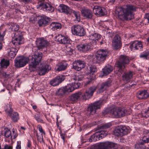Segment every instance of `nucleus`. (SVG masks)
Listing matches in <instances>:
<instances>
[{"mask_svg":"<svg viewBox=\"0 0 149 149\" xmlns=\"http://www.w3.org/2000/svg\"><path fill=\"white\" fill-rule=\"evenodd\" d=\"M13 149V147L10 145H6L5 146L4 149Z\"/></svg>","mask_w":149,"mask_h":149,"instance_id":"62","label":"nucleus"},{"mask_svg":"<svg viewBox=\"0 0 149 149\" xmlns=\"http://www.w3.org/2000/svg\"><path fill=\"white\" fill-rule=\"evenodd\" d=\"M71 13H73L77 21L78 22H80V16L79 12V11L72 10H71Z\"/></svg>","mask_w":149,"mask_h":149,"instance_id":"40","label":"nucleus"},{"mask_svg":"<svg viewBox=\"0 0 149 149\" xmlns=\"http://www.w3.org/2000/svg\"><path fill=\"white\" fill-rule=\"evenodd\" d=\"M42 54L36 52L32 56L31 62L29 65V70L31 72L36 70L37 65L40 62L42 58Z\"/></svg>","mask_w":149,"mask_h":149,"instance_id":"3","label":"nucleus"},{"mask_svg":"<svg viewBox=\"0 0 149 149\" xmlns=\"http://www.w3.org/2000/svg\"><path fill=\"white\" fill-rule=\"evenodd\" d=\"M136 10V7L132 5H126L118 8L116 13L119 19L122 20H130L134 17L133 12Z\"/></svg>","mask_w":149,"mask_h":149,"instance_id":"1","label":"nucleus"},{"mask_svg":"<svg viewBox=\"0 0 149 149\" xmlns=\"http://www.w3.org/2000/svg\"><path fill=\"white\" fill-rule=\"evenodd\" d=\"M127 112V110L125 108H119V118L125 116Z\"/></svg>","mask_w":149,"mask_h":149,"instance_id":"41","label":"nucleus"},{"mask_svg":"<svg viewBox=\"0 0 149 149\" xmlns=\"http://www.w3.org/2000/svg\"><path fill=\"white\" fill-rule=\"evenodd\" d=\"M131 50L134 51L135 50H141L142 48V45L140 41L135 40L132 42L130 45Z\"/></svg>","mask_w":149,"mask_h":149,"instance_id":"20","label":"nucleus"},{"mask_svg":"<svg viewBox=\"0 0 149 149\" xmlns=\"http://www.w3.org/2000/svg\"><path fill=\"white\" fill-rule=\"evenodd\" d=\"M83 75L75 76L73 79L75 81H80L83 79Z\"/></svg>","mask_w":149,"mask_h":149,"instance_id":"53","label":"nucleus"},{"mask_svg":"<svg viewBox=\"0 0 149 149\" xmlns=\"http://www.w3.org/2000/svg\"><path fill=\"white\" fill-rule=\"evenodd\" d=\"M111 126V124L110 123H107L101 127V129H105L110 127Z\"/></svg>","mask_w":149,"mask_h":149,"instance_id":"52","label":"nucleus"},{"mask_svg":"<svg viewBox=\"0 0 149 149\" xmlns=\"http://www.w3.org/2000/svg\"><path fill=\"white\" fill-rule=\"evenodd\" d=\"M31 146V141L29 140H28L27 144V147L29 148H30Z\"/></svg>","mask_w":149,"mask_h":149,"instance_id":"63","label":"nucleus"},{"mask_svg":"<svg viewBox=\"0 0 149 149\" xmlns=\"http://www.w3.org/2000/svg\"><path fill=\"white\" fill-rule=\"evenodd\" d=\"M11 118L13 121L14 122H17L19 119V114L13 111L11 113L10 115H8Z\"/></svg>","mask_w":149,"mask_h":149,"instance_id":"34","label":"nucleus"},{"mask_svg":"<svg viewBox=\"0 0 149 149\" xmlns=\"http://www.w3.org/2000/svg\"><path fill=\"white\" fill-rule=\"evenodd\" d=\"M0 64L3 68H6L9 65V62L7 60L3 59L1 60Z\"/></svg>","mask_w":149,"mask_h":149,"instance_id":"37","label":"nucleus"},{"mask_svg":"<svg viewBox=\"0 0 149 149\" xmlns=\"http://www.w3.org/2000/svg\"><path fill=\"white\" fill-rule=\"evenodd\" d=\"M11 28L12 31H17L19 29V26L16 24H13Z\"/></svg>","mask_w":149,"mask_h":149,"instance_id":"49","label":"nucleus"},{"mask_svg":"<svg viewBox=\"0 0 149 149\" xmlns=\"http://www.w3.org/2000/svg\"><path fill=\"white\" fill-rule=\"evenodd\" d=\"M67 93L65 87L59 88L56 92V94L59 95H63Z\"/></svg>","mask_w":149,"mask_h":149,"instance_id":"38","label":"nucleus"},{"mask_svg":"<svg viewBox=\"0 0 149 149\" xmlns=\"http://www.w3.org/2000/svg\"><path fill=\"white\" fill-rule=\"evenodd\" d=\"M50 28L53 31H55L61 28V24L58 22H52L50 25Z\"/></svg>","mask_w":149,"mask_h":149,"instance_id":"30","label":"nucleus"},{"mask_svg":"<svg viewBox=\"0 0 149 149\" xmlns=\"http://www.w3.org/2000/svg\"><path fill=\"white\" fill-rule=\"evenodd\" d=\"M101 37V36L99 34L95 33L90 35V39L93 41V43L94 44H96V41L100 39Z\"/></svg>","mask_w":149,"mask_h":149,"instance_id":"31","label":"nucleus"},{"mask_svg":"<svg viewBox=\"0 0 149 149\" xmlns=\"http://www.w3.org/2000/svg\"><path fill=\"white\" fill-rule=\"evenodd\" d=\"M108 54L106 50L102 49L97 51L95 54V58L93 61L94 63L102 62L106 60Z\"/></svg>","mask_w":149,"mask_h":149,"instance_id":"5","label":"nucleus"},{"mask_svg":"<svg viewBox=\"0 0 149 149\" xmlns=\"http://www.w3.org/2000/svg\"><path fill=\"white\" fill-rule=\"evenodd\" d=\"M15 149H21V141H18L17 142Z\"/></svg>","mask_w":149,"mask_h":149,"instance_id":"59","label":"nucleus"},{"mask_svg":"<svg viewBox=\"0 0 149 149\" xmlns=\"http://www.w3.org/2000/svg\"><path fill=\"white\" fill-rule=\"evenodd\" d=\"M18 34V32H16L12 39V42L15 45H19L22 43V36Z\"/></svg>","mask_w":149,"mask_h":149,"instance_id":"18","label":"nucleus"},{"mask_svg":"<svg viewBox=\"0 0 149 149\" xmlns=\"http://www.w3.org/2000/svg\"><path fill=\"white\" fill-rule=\"evenodd\" d=\"M51 69V66L45 62L41 63L37 70L39 75H44Z\"/></svg>","mask_w":149,"mask_h":149,"instance_id":"8","label":"nucleus"},{"mask_svg":"<svg viewBox=\"0 0 149 149\" xmlns=\"http://www.w3.org/2000/svg\"><path fill=\"white\" fill-rule=\"evenodd\" d=\"M73 68L77 71L80 70L82 68H84L85 65L84 61L79 60L74 61L72 64Z\"/></svg>","mask_w":149,"mask_h":149,"instance_id":"16","label":"nucleus"},{"mask_svg":"<svg viewBox=\"0 0 149 149\" xmlns=\"http://www.w3.org/2000/svg\"><path fill=\"white\" fill-rule=\"evenodd\" d=\"M111 82L109 81H107L102 83L99 89L98 92L100 93L103 92L107 87L111 85Z\"/></svg>","mask_w":149,"mask_h":149,"instance_id":"26","label":"nucleus"},{"mask_svg":"<svg viewBox=\"0 0 149 149\" xmlns=\"http://www.w3.org/2000/svg\"><path fill=\"white\" fill-rule=\"evenodd\" d=\"M34 117L38 123H43V120L42 119V116L39 113H37L35 114Z\"/></svg>","mask_w":149,"mask_h":149,"instance_id":"39","label":"nucleus"},{"mask_svg":"<svg viewBox=\"0 0 149 149\" xmlns=\"http://www.w3.org/2000/svg\"><path fill=\"white\" fill-rule=\"evenodd\" d=\"M140 57L146 59H147L148 58L149 59V52H143L140 55Z\"/></svg>","mask_w":149,"mask_h":149,"instance_id":"47","label":"nucleus"},{"mask_svg":"<svg viewBox=\"0 0 149 149\" xmlns=\"http://www.w3.org/2000/svg\"><path fill=\"white\" fill-rule=\"evenodd\" d=\"M119 108L115 107L111 109L110 111V113L112 117L117 118H119Z\"/></svg>","mask_w":149,"mask_h":149,"instance_id":"28","label":"nucleus"},{"mask_svg":"<svg viewBox=\"0 0 149 149\" xmlns=\"http://www.w3.org/2000/svg\"><path fill=\"white\" fill-rule=\"evenodd\" d=\"M71 31L73 34L80 36H83L85 34V31L83 28L79 25L72 26Z\"/></svg>","mask_w":149,"mask_h":149,"instance_id":"9","label":"nucleus"},{"mask_svg":"<svg viewBox=\"0 0 149 149\" xmlns=\"http://www.w3.org/2000/svg\"><path fill=\"white\" fill-rule=\"evenodd\" d=\"M118 148L117 144L107 142L94 145L93 148V149H117Z\"/></svg>","mask_w":149,"mask_h":149,"instance_id":"4","label":"nucleus"},{"mask_svg":"<svg viewBox=\"0 0 149 149\" xmlns=\"http://www.w3.org/2000/svg\"><path fill=\"white\" fill-rule=\"evenodd\" d=\"M145 17L147 19L148 22H149V14L148 13L146 14Z\"/></svg>","mask_w":149,"mask_h":149,"instance_id":"64","label":"nucleus"},{"mask_svg":"<svg viewBox=\"0 0 149 149\" xmlns=\"http://www.w3.org/2000/svg\"><path fill=\"white\" fill-rule=\"evenodd\" d=\"M120 128L123 136L127 134L129 132V129L126 126H122Z\"/></svg>","mask_w":149,"mask_h":149,"instance_id":"42","label":"nucleus"},{"mask_svg":"<svg viewBox=\"0 0 149 149\" xmlns=\"http://www.w3.org/2000/svg\"><path fill=\"white\" fill-rule=\"evenodd\" d=\"M81 14L85 19H94V16L93 15L91 10L86 8L82 9L81 10Z\"/></svg>","mask_w":149,"mask_h":149,"instance_id":"15","label":"nucleus"},{"mask_svg":"<svg viewBox=\"0 0 149 149\" xmlns=\"http://www.w3.org/2000/svg\"><path fill=\"white\" fill-rule=\"evenodd\" d=\"M64 79V77L62 75L58 76L53 79L50 81V84L53 86L58 85Z\"/></svg>","mask_w":149,"mask_h":149,"instance_id":"17","label":"nucleus"},{"mask_svg":"<svg viewBox=\"0 0 149 149\" xmlns=\"http://www.w3.org/2000/svg\"><path fill=\"white\" fill-rule=\"evenodd\" d=\"M129 58L128 56L125 55L120 56L118 60L115 64L118 70L117 73L118 76H120L121 74L125 72V65L129 64Z\"/></svg>","mask_w":149,"mask_h":149,"instance_id":"2","label":"nucleus"},{"mask_svg":"<svg viewBox=\"0 0 149 149\" xmlns=\"http://www.w3.org/2000/svg\"><path fill=\"white\" fill-rule=\"evenodd\" d=\"M55 38L57 41L62 44L70 45L71 42V40L68 37L62 35L61 34L56 36Z\"/></svg>","mask_w":149,"mask_h":149,"instance_id":"10","label":"nucleus"},{"mask_svg":"<svg viewBox=\"0 0 149 149\" xmlns=\"http://www.w3.org/2000/svg\"><path fill=\"white\" fill-rule=\"evenodd\" d=\"M4 136L7 138L10 137L12 138L13 136H11V131L8 129H5L4 131Z\"/></svg>","mask_w":149,"mask_h":149,"instance_id":"46","label":"nucleus"},{"mask_svg":"<svg viewBox=\"0 0 149 149\" xmlns=\"http://www.w3.org/2000/svg\"><path fill=\"white\" fill-rule=\"evenodd\" d=\"M113 70V68L111 65H108L106 66L102 69L104 75H106L109 74Z\"/></svg>","mask_w":149,"mask_h":149,"instance_id":"29","label":"nucleus"},{"mask_svg":"<svg viewBox=\"0 0 149 149\" xmlns=\"http://www.w3.org/2000/svg\"><path fill=\"white\" fill-rule=\"evenodd\" d=\"M37 129H38L39 132L42 133V134H43L44 135H45V131L43 130L42 127L40 125H38L37 126Z\"/></svg>","mask_w":149,"mask_h":149,"instance_id":"54","label":"nucleus"},{"mask_svg":"<svg viewBox=\"0 0 149 149\" xmlns=\"http://www.w3.org/2000/svg\"><path fill=\"white\" fill-rule=\"evenodd\" d=\"M107 134V132L104 130H100L96 132L91 136L89 139L90 142L95 141L105 137Z\"/></svg>","mask_w":149,"mask_h":149,"instance_id":"6","label":"nucleus"},{"mask_svg":"<svg viewBox=\"0 0 149 149\" xmlns=\"http://www.w3.org/2000/svg\"><path fill=\"white\" fill-rule=\"evenodd\" d=\"M70 44H71V43H70ZM69 46L68 47L67 46H66V50L68 52H72V49H71L70 48V47L71 46V45H68Z\"/></svg>","mask_w":149,"mask_h":149,"instance_id":"61","label":"nucleus"},{"mask_svg":"<svg viewBox=\"0 0 149 149\" xmlns=\"http://www.w3.org/2000/svg\"><path fill=\"white\" fill-rule=\"evenodd\" d=\"M60 136L61 138L63 140L64 143L65 142V134L62 133L61 132H60Z\"/></svg>","mask_w":149,"mask_h":149,"instance_id":"60","label":"nucleus"},{"mask_svg":"<svg viewBox=\"0 0 149 149\" xmlns=\"http://www.w3.org/2000/svg\"><path fill=\"white\" fill-rule=\"evenodd\" d=\"M81 92H78L71 95L69 97V100L71 103H74L77 102L82 95Z\"/></svg>","mask_w":149,"mask_h":149,"instance_id":"23","label":"nucleus"},{"mask_svg":"<svg viewBox=\"0 0 149 149\" xmlns=\"http://www.w3.org/2000/svg\"><path fill=\"white\" fill-rule=\"evenodd\" d=\"M93 11L96 15L99 16H104L107 14V11L104 8L98 6H94Z\"/></svg>","mask_w":149,"mask_h":149,"instance_id":"13","label":"nucleus"},{"mask_svg":"<svg viewBox=\"0 0 149 149\" xmlns=\"http://www.w3.org/2000/svg\"><path fill=\"white\" fill-rule=\"evenodd\" d=\"M112 45L114 48L116 49L121 47L122 44L120 40V37L119 36H116L114 37Z\"/></svg>","mask_w":149,"mask_h":149,"instance_id":"19","label":"nucleus"},{"mask_svg":"<svg viewBox=\"0 0 149 149\" xmlns=\"http://www.w3.org/2000/svg\"><path fill=\"white\" fill-rule=\"evenodd\" d=\"M142 113L143 117L147 118L149 116V107L147 109L143 110Z\"/></svg>","mask_w":149,"mask_h":149,"instance_id":"48","label":"nucleus"},{"mask_svg":"<svg viewBox=\"0 0 149 149\" xmlns=\"http://www.w3.org/2000/svg\"><path fill=\"white\" fill-rule=\"evenodd\" d=\"M6 30H3L1 28H0V40L2 41L5 35Z\"/></svg>","mask_w":149,"mask_h":149,"instance_id":"50","label":"nucleus"},{"mask_svg":"<svg viewBox=\"0 0 149 149\" xmlns=\"http://www.w3.org/2000/svg\"><path fill=\"white\" fill-rule=\"evenodd\" d=\"M78 50L84 52L89 51L91 49V45L89 43H86L84 44H81L77 46Z\"/></svg>","mask_w":149,"mask_h":149,"instance_id":"22","label":"nucleus"},{"mask_svg":"<svg viewBox=\"0 0 149 149\" xmlns=\"http://www.w3.org/2000/svg\"><path fill=\"white\" fill-rule=\"evenodd\" d=\"M36 43L38 49L40 50L47 45V42L44 39L41 38L37 39Z\"/></svg>","mask_w":149,"mask_h":149,"instance_id":"21","label":"nucleus"},{"mask_svg":"<svg viewBox=\"0 0 149 149\" xmlns=\"http://www.w3.org/2000/svg\"><path fill=\"white\" fill-rule=\"evenodd\" d=\"M144 146L141 144L136 145L135 148L136 149H144Z\"/></svg>","mask_w":149,"mask_h":149,"instance_id":"57","label":"nucleus"},{"mask_svg":"<svg viewBox=\"0 0 149 149\" xmlns=\"http://www.w3.org/2000/svg\"><path fill=\"white\" fill-rule=\"evenodd\" d=\"M71 9L68 6L63 5H61L59 7L58 10L60 12L64 13L67 14L71 13Z\"/></svg>","mask_w":149,"mask_h":149,"instance_id":"25","label":"nucleus"},{"mask_svg":"<svg viewBox=\"0 0 149 149\" xmlns=\"http://www.w3.org/2000/svg\"><path fill=\"white\" fill-rule=\"evenodd\" d=\"M72 87L73 88L74 90L75 89L78 88L80 85V84L77 82H75L74 83H72Z\"/></svg>","mask_w":149,"mask_h":149,"instance_id":"56","label":"nucleus"},{"mask_svg":"<svg viewBox=\"0 0 149 149\" xmlns=\"http://www.w3.org/2000/svg\"><path fill=\"white\" fill-rule=\"evenodd\" d=\"M5 111L6 114L8 115H10L11 112L13 111V110L12 108V104H7L5 107Z\"/></svg>","mask_w":149,"mask_h":149,"instance_id":"33","label":"nucleus"},{"mask_svg":"<svg viewBox=\"0 0 149 149\" xmlns=\"http://www.w3.org/2000/svg\"><path fill=\"white\" fill-rule=\"evenodd\" d=\"M37 139L38 141H39L40 143H43V136L42 134H41L40 136H38L37 135Z\"/></svg>","mask_w":149,"mask_h":149,"instance_id":"58","label":"nucleus"},{"mask_svg":"<svg viewBox=\"0 0 149 149\" xmlns=\"http://www.w3.org/2000/svg\"><path fill=\"white\" fill-rule=\"evenodd\" d=\"M97 89V86H91L86 91L85 93L82 95L83 99L85 100L90 98L93 95V93Z\"/></svg>","mask_w":149,"mask_h":149,"instance_id":"14","label":"nucleus"},{"mask_svg":"<svg viewBox=\"0 0 149 149\" xmlns=\"http://www.w3.org/2000/svg\"><path fill=\"white\" fill-rule=\"evenodd\" d=\"M64 87L65 88L67 92H71L74 90L73 88L72 87V84H68Z\"/></svg>","mask_w":149,"mask_h":149,"instance_id":"45","label":"nucleus"},{"mask_svg":"<svg viewBox=\"0 0 149 149\" xmlns=\"http://www.w3.org/2000/svg\"><path fill=\"white\" fill-rule=\"evenodd\" d=\"M113 133L115 136L118 137L123 136L120 127L114 130Z\"/></svg>","mask_w":149,"mask_h":149,"instance_id":"44","label":"nucleus"},{"mask_svg":"<svg viewBox=\"0 0 149 149\" xmlns=\"http://www.w3.org/2000/svg\"><path fill=\"white\" fill-rule=\"evenodd\" d=\"M97 69L95 66L91 65L89 67L88 72L91 74L93 75L94 73L97 72Z\"/></svg>","mask_w":149,"mask_h":149,"instance_id":"43","label":"nucleus"},{"mask_svg":"<svg viewBox=\"0 0 149 149\" xmlns=\"http://www.w3.org/2000/svg\"><path fill=\"white\" fill-rule=\"evenodd\" d=\"M95 76L94 77H92L91 78V77L90 78L87 79H88V80L86 81L84 83V85L85 86H86L90 84L92 82L93 80L94 79Z\"/></svg>","mask_w":149,"mask_h":149,"instance_id":"51","label":"nucleus"},{"mask_svg":"<svg viewBox=\"0 0 149 149\" xmlns=\"http://www.w3.org/2000/svg\"><path fill=\"white\" fill-rule=\"evenodd\" d=\"M149 96V93L146 90L139 91L136 94L137 97L139 99H145Z\"/></svg>","mask_w":149,"mask_h":149,"instance_id":"24","label":"nucleus"},{"mask_svg":"<svg viewBox=\"0 0 149 149\" xmlns=\"http://www.w3.org/2000/svg\"><path fill=\"white\" fill-rule=\"evenodd\" d=\"M142 141L143 143L149 142V136H144L142 138Z\"/></svg>","mask_w":149,"mask_h":149,"instance_id":"55","label":"nucleus"},{"mask_svg":"<svg viewBox=\"0 0 149 149\" xmlns=\"http://www.w3.org/2000/svg\"><path fill=\"white\" fill-rule=\"evenodd\" d=\"M102 104V102L99 101L91 104L88 107V111L92 115L96 113V110L100 108Z\"/></svg>","mask_w":149,"mask_h":149,"instance_id":"12","label":"nucleus"},{"mask_svg":"<svg viewBox=\"0 0 149 149\" xmlns=\"http://www.w3.org/2000/svg\"><path fill=\"white\" fill-rule=\"evenodd\" d=\"M49 21L48 18L46 17H44L43 18L40 19L38 22L39 26H45L48 23Z\"/></svg>","mask_w":149,"mask_h":149,"instance_id":"32","label":"nucleus"},{"mask_svg":"<svg viewBox=\"0 0 149 149\" xmlns=\"http://www.w3.org/2000/svg\"><path fill=\"white\" fill-rule=\"evenodd\" d=\"M29 61V58L23 56L16 58L15 60V65L17 68L22 67L25 65Z\"/></svg>","mask_w":149,"mask_h":149,"instance_id":"7","label":"nucleus"},{"mask_svg":"<svg viewBox=\"0 0 149 149\" xmlns=\"http://www.w3.org/2000/svg\"><path fill=\"white\" fill-rule=\"evenodd\" d=\"M37 8H40L48 13H52L54 10V8L48 3H43L40 2L38 3Z\"/></svg>","mask_w":149,"mask_h":149,"instance_id":"11","label":"nucleus"},{"mask_svg":"<svg viewBox=\"0 0 149 149\" xmlns=\"http://www.w3.org/2000/svg\"><path fill=\"white\" fill-rule=\"evenodd\" d=\"M133 75V72L131 71L128 73H125L123 76V79L124 80L127 81L132 77Z\"/></svg>","mask_w":149,"mask_h":149,"instance_id":"35","label":"nucleus"},{"mask_svg":"<svg viewBox=\"0 0 149 149\" xmlns=\"http://www.w3.org/2000/svg\"><path fill=\"white\" fill-rule=\"evenodd\" d=\"M17 51V49L11 47L8 49V56L11 58H14L16 56Z\"/></svg>","mask_w":149,"mask_h":149,"instance_id":"27","label":"nucleus"},{"mask_svg":"<svg viewBox=\"0 0 149 149\" xmlns=\"http://www.w3.org/2000/svg\"><path fill=\"white\" fill-rule=\"evenodd\" d=\"M67 66V64L65 63L61 64L58 66L56 70L58 71L64 70L66 69Z\"/></svg>","mask_w":149,"mask_h":149,"instance_id":"36","label":"nucleus"}]
</instances>
